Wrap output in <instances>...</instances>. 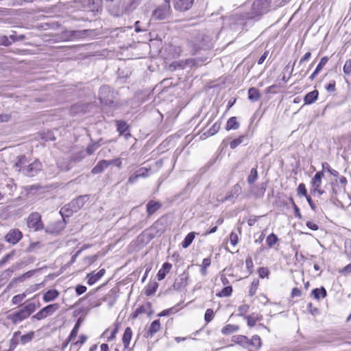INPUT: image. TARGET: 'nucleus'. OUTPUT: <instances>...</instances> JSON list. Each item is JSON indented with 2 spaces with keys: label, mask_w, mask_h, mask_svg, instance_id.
Returning a JSON list of instances; mask_svg holds the SVG:
<instances>
[{
  "label": "nucleus",
  "mask_w": 351,
  "mask_h": 351,
  "mask_svg": "<svg viewBox=\"0 0 351 351\" xmlns=\"http://www.w3.org/2000/svg\"><path fill=\"white\" fill-rule=\"evenodd\" d=\"M221 125L219 123H215L208 130V131L206 132L208 136H213L220 129Z\"/></svg>",
  "instance_id": "39"
},
{
  "label": "nucleus",
  "mask_w": 351,
  "mask_h": 351,
  "mask_svg": "<svg viewBox=\"0 0 351 351\" xmlns=\"http://www.w3.org/2000/svg\"><path fill=\"white\" fill-rule=\"evenodd\" d=\"M172 267V265L168 262L165 263L162 265V268L158 271L157 274V278L158 280H163L167 274L169 272L171 268Z\"/></svg>",
  "instance_id": "20"
},
{
  "label": "nucleus",
  "mask_w": 351,
  "mask_h": 351,
  "mask_svg": "<svg viewBox=\"0 0 351 351\" xmlns=\"http://www.w3.org/2000/svg\"><path fill=\"white\" fill-rule=\"evenodd\" d=\"M12 44V42L10 40L9 38L6 36H1L0 37V45L3 46H10Z\"/></svg>",
  "instance_id": "55"
},
{
  "label": "nucleus",
  "mask_w": 351,
  "mask_h": 351,
  "mask_svg": "<svg viewBox=\"0 0 351 351\" xmlns=\"http://www.w3.org/2000/svg\"><path fill=\"white\" fill-rule=\"evenodd\" d=\"M99 143H95L91 145H89L86 149V152L88 155H91L93 154L95 150L99 147Z\"/></svg>",
  "instance_id": "50"
},
{
  "label": "nucleus",
  "mask_w": 351,
  "mask_h": 351,
  "mask_svg": "<svg viewBox=\"0 0 351 351\" xmlns=\"http://www.w3.org/2000/svg\"><path fill=\"white\" fill-rule=\"evenodd\" d=\"M298 194L302 196H308L306 186L304 183H300L297 189Z\"/></svg>",
  "instance_id": "47"
},
{
  "label": "nucleus",
  "mask_w": 351,
  "mask_h": 351,
  "mask_svg": "<svg viewBox=\"0 0 351 351\" xmlns=\"http://www.w3.org/2000/svg\"><path fill=\"white\" fill-rule=\"evenodd\" d=\"M110 162H108L106 160H101L92 169L91 173L93 174L101 173L110 165Z\"/></svg>",
  "instance_id": "17"
},
{
  "label": "nucleus",
  "mask_w": 351,
  "mask_h": 351,
  "mask_svg": "<svg viewBox=\"0 0 351 351\" xmlns=\"http://www.w3.org/2000/svg\"><path fill=\"white\" fill-rule=\"evenodd\" d=\"M245 136L242 135L239 136L238 138H236L232 141L230 143V146L231 149H235L238 145L243 142V139L245 138Z\"/></svg>",
  "instance_id": "46"
},
{
  "label": "nucleus",
  "mask_w": 351,
  "mask_h": 351,
  "mask_svg": "<svg viewBox=\"0 0 351 351\" xmlns=\"http://www.w3.org/2000/svg\"><path fill=\"white\" fill-rule=\"evenodd\" d=\"M187 279L188 275L185 274H182L179 276V278L177 279L174 284L173 288L176 290H181L183 288L186 287L187 285Z\"/></svg>",
  "instance_id": "16"
},
{
  "label": "nucleus",
  "mask_w": 351,
  "mask_h": 351,
  "mask_svg": "<svg viewBox=\"0 0 351 351\" xmlns=\"http://www.w3.org/2000/svg\"><path fill=\"white\" fill-rule=\"evenodd\" d=\"M248 98L252 101H256L261 98L259 90L254 87H252L248 90Z\"/></svg>",
  "instance_id": "27"
},
{
  "label": "nucleus",
  "mask_w": 351,
  "mask_h": 351,
  "mask_svg": "<svg viewBox=\"0 0 351 351\" xmlns=\"http://www.w3.org/2000/svg\"><path fill=\"white\" fill-rule=\"evenodd\" d=\"M249 305L247 304L241 305L238 309L239 311V315L243 316L249 311Z\"/></svg>",
  "instance_id": "58"
},
{
  "label": "nucleus",
  "mask_w": 351,
  "mask_h": 351,
  "mask_svg": "<svg viewBox=\"0 0 351 351\" xmlns=\"http://www.w3.org/2000/svg\"><path fill=\"white\" fill-rule=\"evenodd\" d=\"M60 304L58 303L51 304L42 308L36 314L32 317V319L41 320L46 318L47 316L53 315L56 311L60 308Z\"/></svg>",
  "instance_id": "3"
},
{
  "label": "nucleus",
  "mask_w": 351,
  "mask_h": 351,
  "mask_svg": "<svg viewBox=\"0 0 351 351\" xmlns=\"http://www.w3.org/2000/svg\"><path fill=\"white\" fill-rule=\"evenodd\" d=\"M82 319L81 317H80L76 323L75 324V326L73 327V328L72 329L70 335H69V340H73L77 335V333H78V330H79V328L81 326V324H82Z\"/></svg>",
  "instance_id": "30"
},
{
  "label": "nucleus",
  "mask_w": 351,
  "mask_h": 351,
  "mask_svg": "<svg viewBox=\"0 0 351 351\" xmlns=\"http://www.w3.org/2000/svg\"><path fill=\"white\" fill-rule=\"evenodd\" d=\"M318 95L319 92L317 90L307 93L304 98V104L308 105L312 104L317 99Z\"/></svg>",
  "instance_id": "21"
},
{
  "label": "nucleus",
  "mask_w": 351,
  "mask_h": 351,
  "mask_svg": "<svg viewBox=\"0 0 351 351\" xmlns=\"http://www.w3.org/2000/svg\"><path fill=\"white\" fill-rule=\"evenodd\" d=\"M116 125L117 128V131L120 134H123L128 130V125L127 123L124 121H117Z\"/></svg>",
  "instance_id": "32"
},
{
  "label": "nucleus",
  "mask_w": 351,
  "mask_h": 351,
  "mask_svg": "<svg viewBox=\"0 0 351 351\" xmlns=\"http://www.w3.org/2000/svg\"><path fill=\"white\" fill-rule=\"evenodd\" d=\"M26 295L25 293L18 294L14 295L12 299V302L14 304H18L22 302V300L25 298Z\"/></svg>",
  "instance_id": "49"
},
{
  "label": "nucleus",
  "mask_w": 351,
  "mask_h": 351,
  "mask_svg": "<svg viewBox=\"0 0 351 351\" xmlns=\"http://www.w3.org/2000/svg\"><path fill=\"white\" fill-rule=\"evenodd\" d=\"M162 5L157 7L152 12V17L156 20H165L170 17L171 14V8L170 0H164Z\"/></svg>",
  "instance_id": "2"
},
{
  "label": "nucleus",
  "mask_w": 351,
  "mask_h": 351,
  "mask_svg": "<svg viewBox=\"0 0 351 351\" xmlns=\"http://www.w3.org/2000/svg\"><path fill=\"white\" fill-rule=\"evenodd\" d=\"M194 0H173V7L176 10L185 12L191 9Z\"/></svg>",
  "instance_id": "9"
},
{
  "label": "nucleus",
  "mask_w": 351,
  "mask_h": 351,
  "mask_svg": "<svg viewBox=\"0 0 351 351\" xmlns=\"http://www.w3.org/2000/svg\"><path fill=\"white\" fill-rule=\"evenodd\" d=\"M22 237L23 233L19 229H12L5 236V240L9 243L15 245Z\"/></svg>",
  "instance_id": "8"
},
{
  "label": "nucleus",
  "mask_w": 351,
  "mask_h": 351,
  "mask_svg": "<svg viewBox=\"0 0 351 351\" xmlns=\"http://www.w3.org/2000/svg\"><path fill=\"white\" fill-rule=\"evenodd\" d=\"M132 337V330L130 327H127L124 331L123 335V343L124 344V347L126 348L128 347L130 340Z\"/></svg>",
  "instance_id": "26"
},
{
  "label": "nucleus",
  "mask_w": 351,
  "mask_h": 351,
  "mask_svg": "<svg viewBox=\"0 0 351 351\" xmlns=\"http://www.w3.org/2000/svg\"><path fill=\"white\" fill-rule=\"evenodd\" d=\"M42 169V165L38 160H34L30 164H27L26 167L23 168V173L28 177L36 176Z\"/></svg>",
  "instance_id": "7"
},
{
  "label": "nucleus",
  "mask_w": 351,
  "mask_h": 351,
  "mask_svg": "<svg viewBox=\"0 0 351 351\" xmlns=\"http://www.w3.org/2000/svg\"><path fill=\"white\" fill-rule=\"evenodd\" d=\"M116 297L112 296L111 294H108L103 298L104 301H108L110 306H112L116 302Z\"/></svg>",
  "instance_id": "52"
},
{
  "label": "nucleus",
  "mask_w": 351,
  "mask_h": 351,
  "mask_svg": "<svg viewBox=\"0 0 351 351\" xmlns=\"http://www.w3.org/2000/svg\"><path fill=\"white\" fill-rule=\"evenodd\" d=\"M311 294L313 295L315 300H319L320 298H324L327 295V292L326 289L324 287H322L320 288L313 289Z\"/></svg>",
  "instance_id": "24"
},
{
  "label": "nucleus",
  "mask_w": 351,
  "mask_h": 351,
  "mask_svg": "<svg viewBox=\"0 0 351 351\" xmlns=\"http://www.w3.org/2000/svg\"><path fill=\"white\" fill-rule=\"evenodd\" d=\"M27 224L28 228L34 229V231H38L43 228L41 216L37 212L32 213L29 215Z\"/></svg>",
  "instance_id": "4"
},
{
  "label": "nucleus",
  "mask_w": 351,
  "mask_h": 351,
  "mask_svg": "<svg viewBox=\"0 0 351 351\" xmlns=\"http://www.w3.org/2000/svg\"><path fill=\"white\" fill-rule=\"evenodd\" d=\"M257 320H258V318L254 317L252 315H249L247 317V325L250 327L254 326L256 324Z\"/></svg>",
  "instance_id": "59"
},
{
  "label": "nucleus",
  "mask_w": 351,
  "mask_h": 351,
  "mask_svg": "<svg viewBox=\"0 0 351 351\" xmlns=\"http://www.w3.org/2000/svg\"><path fill=\"white\" fill-rule=\"evenodd\" d=\"M258 282L254 280L250 286V290H249V294L250 296H253L257 290L258 288Z\"/></svg>",
  "instance_id": "53"
},
{
  "label": "nucleus",
  "mask_w": 351,
  "mask_h": 351,
  "mask_svg": "<svg viewBox=\"0 0 351 351\" xmlns=\"http://www.w3.org/2000/svg\"><path fill=\"white\" fill-rule=\"evenodd\" d=\"M162 206V204L159 202H156L154 200L149 201L147 204V213L148 216H151L154 213H156L158 210H159Z\"/></svg>",
  "instance_id": "18"
},
{
  "label": "nucleus",
  "mask_w": 351,
  "mask_h": 351,
  "mask_svg": "<svg viewBox=\"0 0 351 351\" xmlns=\"http://www.w3.org/2000/svg\"><path fill=\"white\" fill-rule=\"evenodd\" d=\"M87 290L86 287L82 285H77L75 287V292L77 295H80L82 293H85Z\"/></svg>",
  "instance_id": "57"
},
{
  "label": "nucleus",
  "mask_w": 351,
  "mask_h": 351,
  "mask_svg": "<svg viewBox=\"0 0 351 351\" xmlns=\"http://www.w3.org/2000/svg\"><path fill=\"white\" fill-rule=\"evenodd\" d=\"M302 294L301 291L298 288H293L291 293V298L300 297Z\"/></svg>",
  "instance_id": "63"
},
{
  "label": "nucleus",
  "mask_w": 351,
  "mask_h": 351,
  "mask_svg": "<svg viewBox=\"0 0 351 351\" xmlns=\"http://www.w3.org/2000/svg\"><path fill=\"white\" fill-rule=\"evenodd\" d=\"M261 346V339L258 335H253L251 339L247 338L246 349H248L249 351H258Z\"/></svg>",
  "instance_id": "12"
},
{
  "label": "nucleus",
  "mask_w": 351,
  "mask_h": 351,
  "mask_svg": "<svg viewBox=\"0 0 351 351\" xmlns=\"http://www.w3.org/2000/svg\"><path fill=\"white\" fill-rule=\"evenodd\" d=\"M28 317L23 310V308L13 312L12 313H10L7 315L6 318L8 320H10L12 324H17L18 323L25 320Z\"/></svg>",
  "instance_id": "10"
},
{
  "label": "nucleus",
  "mask_w": 351,
  "mask_h": 351,
  "mask_svg": "<svg viewBox=\"0 0 351 351\" xmlns=\"http://www.w3.org/2000/svg\"><path fill=\"white\" fill-rule=\"evenodd\" d=\"M195 237V232H189L182 242L181 245L183 248H187L193 242Z\"/></svg>",
  "instance_id": "29"
},
{
  "label": "nucleus",
  "mask_w": 351,
  "mask_h": 351,
  "mask_svg": "<svg viewBox=\"0 0 351 351\" xmlns=\"http://www.w3.org/2000/svg\"><path fill=\"white\" fill-rule=\"evenodd\" d=\"M328 61V58L327 56L322 57L315 69L316 73H319L322 70L324 66L326 64Z\"/></svg>",
  "instance_id": "44"
},
{
  "label": "nucleus",
  "mask_w": 351,
  "mask_h": 351,
  "mask_svg": "<svg viewBox=\"0 0 351 351\" xmlns=\"http://www.w3.org/2000/svg\"><path fill=\"white\" fill-rule=\"evenodd\" d=\"M232 288L231 286L224 287L218 294L219 297H228L231 295Z\"/></svg>",
  "instance_id": "40"
},
{
  "label": "nucleus",
  "mask_w": 351,
  "mask_h": 351,
  "mask_svg": "<svg viewBox=\"0 0 351 351\" xmlns=\"http://www.w3.org/2000/svg\"><path fill=\"white\" fill-rule=\"evenodd\" d=\"M259 276L262 278L267 277L269 275V270L265 267H261L258 269Z\"/></svg>",
  "instance_id": "60"
},
{
  "label": "nucleus",
  "mask_w": 351,
  "mask_h": 351,
  "mask_svg": "<svg viewBox=\"0 0 351 351\" xmlns=\"http://www.w3.org/2000/svg\"><path fill=\"white\" fill-rule=\"evenodd\" d=\"M59 295V292L56 289L48 290L43 295V300L49 302L54 300Z\"/></svg>",
  "instance_id": "23"
},
{
  "label": "nucleus",
  "mask_w": 351,
  "mask_h": 351,
  "mask_svg": "<svg viewBox=\"0 0 351 351\" xmlns=\"http://www.w3.org/2000/svg\"><path fill=\"white\" fill-rule=\"evenodd\" d=\"M212 46V39L203 34H199L195 39V47L197 49L206 50Z\"/></svg>",
  "instance_id": "6"
},
{
  "label": "nucleus",
  "mask_w": 351,
  "mask_h": 351,
  "mask_svg": "<svg viewBox=\"0 0 351 351\" xmlns=\"http://www.w3.org/2000/svg\"><path fill=\"white\" fill-rule=\"evenodd\" d=\"M278 241V237L274 233L270 234L266 239L267 243L269 247H272Z\"/></svg>",
  "instance_id": "37"
},
{
  "label": "nucleus",
  "mask_w": 351,
  "mask_h": 351,
  "mask_svg": "<svg viewBox=\"0 0 351 351\" xmlns=\"http://www.w3.org/2000/svg\"><path fill=\"white\" fill-rule=\"evenodd\" d=\"M99 98L101 104L111 106L113 104L112 93L108 86H102L99 90Z\"/></svg>",
  "instance_id": "5"
},
{
  "label": "nucleus",
  "mask_w": 351,
  "mask_h": 351,
  "mask_svg": "<svg viewBox=\"0 0 351 351\" xmlns=\"http://www.w3.org/2000/svg\"><path fill=\"white\" fill-rule=\"evenodd\" d=\"M160 323L159 319L153 321L147 330V337H153V335L160 330Z\"/></svg>",
  "instance_id": "22"
},
{
  "label": "nucleus",
  "mask_w": 351,
  "mask_h": 351,
  "mask_svg": "<svg viewBox=\"0 0 351 351\" xmlns=\"http://www.w3.org/2000/svg\"><path fill=\"white\" fill-rule=\"evenodd\" d=\"M158 288V284L157 282H153L148 285L147 289H146V294L147 295H151L154 294Z\"/></svg>",
  "instance_id": "41"
},
{
  "label": "nucleus",
  "mask_w": 351,
  "mask_h": 351,
  "mask_svg": "<svg viewBox=\"0 0 351 351\" xmlns=\"http://www.w3.org/2000/svg\"><path fill=\"white\" fill-rule=\"evenodd\" d=\"M270 0H256L252 5V12L245 14H241L240 20H252L256 16L262 15L268 12Z\"/></svg>",
  "instance_id": "1"
},
{
  "label": "nucleus",
  "mask_w": 351,
  "mask_h": 351,
  "mask_svg": "<svg viewBox=\"0 0 351 351\" xmlns=\"http://www.w3.org/2000/svg\"><path fill=\"white\" fill-rule=\"evenodd\" d=\"M70 112L75 115L84 112V106L81 103H77L71 106Z\"/></svg>",
  "instance_id": "31"
},
{
  "label": "nucleus",
  "mask_w": 351,
  "mask_h": 351,
  "mask_svg": "<svg viewBox=\"0 0 351 351\" xmlns=\"http://www.w3.org/2000/svg\"><path fill=\"white\" fill-rule=\"evenodd\" d=\"M230 241L232 245H236L239 242L238 234L234 232H232L230 235Z\"/></svg>",
  "instance_id": "54"
},
{
  "label": "nucleus",
  "mask_w": 351,
  "mask_h": 351,
  "mask_svg": "<svg viewBox=\"0 0 351 351\" xmlns=\"http://www.w3.org/2000/svg\"><path fill=\"white\" fill-rule=\"evenodd\" d=\"M174 311H175L174 308H170L168 309H165V310L162 311V312H160L158 314V316H160V317L167 316V315H170L171 313H174Z\"/></svg>",
  "instance_id": "61"
},
{
  "label": "nucleus",
  "mask_w": 351,
  "mask_h": 351,
  "mask_svg": "<svg viewBox=\"0 0 351 351\" xmlns=\"http://www.w3.org/2000/svg\"><path fill=\"white\" fill-rule=\"evenodd\" d=\"M105 272V269H101L97 273L92 272L90 274H88L86 276L88 279L87 283L89 285H93L104 275Z\"/></svg>",
  "instance_id": "15"
},
{
  "label": "nucleus",
  "mask_w": 351,
  "mask_h": 351,
  "mask_svg": "<svg viewBox=\"0 0 351 351\" xmlns=\"http://www.w3.org/2000/svg\"><path fill=\"white\" fill-rule=\"evenodd\" d=\"M22 308L27 315V316L29 317L31 315V314L35 311L36 308V304L31 302L24 306Z\"/></svg>",
  "instance_id": "35"
},
{
  "label": "nucleus",
  "mask_w": 351,
  "mask_h": 351,
  "mask_svg": "<svg viewBox=\"0 0 351 351\" xmlns=\"http://www.w3.org/2000/svg\"><path fill=\"white\" fill-rule=\"evenodd\" d=\"M232 341L240 345L243 348H247V337L244 335H234L232 337Z\"/></svg>",
  "instance_id": "25"
},
{
  "label": "nucleus",
  "mask_w": 351,
  "mask_h": 351,
  "mask_svg": "<svg viewBox=\"0 0 351 351\" xmlns=\"http://www.w3.org/2000/svg\"><path fill=\"white\" fill-rule=\"evenodd\" d=\"M238 330H239L238 326L228 324L222 328L221 332L223 335H229L232 332L237 331Z\"/></svg>",
  "instance_id": "36"
},
{
  "label": "nucleus",
  "mask_w": 351,
  "mask_h": 351,
  "mask_svg": "<svg viewBox=\"0 0 351 351\" xmlns=\"http://www.w3.org/2000/svg\"><path fill=\"white\" fill-rule=\"evenodd\" d=\"M258 179V171L256 168H252L250 171V173L247 177V182L250 185L254 184L256 180Z\"/></svg>",
  "instance_id": "33"
},
{
  "label": "nucleus",
  "mask_w": 351,
  "mask_h": 351,
  "mask_svg": "<svg viewBox=\"0 0 351 351\" xmlns=\"http://www.w3.org/2000/svg\"><path fill=\"white\" fill-rule=\"evenodd\" d=\"M34 332H30L26 335L21 336V343L22 344H25V343L31 341L34 337Z\"/></svg>",
  "instance_id": "43"
},
{
  "label": "nucleus",
  "mask_w": 351,
  "mask_h": 351,
  "mask_svg": "<svg viewBox=\"0 0 351 351\" xmlns=\"http://www.w3.org/2000/svg\"><path fill=\"white\" fill-rule=\"evenodd\" d=\"M213 317H214V312H213V309L208 308L206 311V313H205V315H204V319H205V321L207 323L210 322L213 319Z\"/></svg>",
  "instance_id": "48"
},
{
  "label": "nucleus",
  "mask_w": 351,
  "mask_h": 351,
  "mask_svg": "<svg viewBox=\"0 0 351 351\" xmlns=\"http://www.w3.org/2000/svg\"><path fill=\"white\" fill-rule=\"evenodd\" d=\"M324 176V171H318L315 173L311 181V193H315L322 184V179Z\"/></svg>",
  "instance_id": "11"
},
{
  "label": "nucleus",
  "mask_w": 351,
  "mask_h": 351,
  "mask_svg": "<svg viewBox=\"0 0 351 351\" xmlns=\"http://www.w3.org/2000/svg\"><path fill=\"white\" fill-rule=\"evenodd\" d=\"M15 254V251L12 250L8 254L5 255L2 259L0 260V267H1L4 264L8 262Z\"/></svg>",
  "instance_id": "42"
},
{
  "label": "nucleus",
  "mask_w": 351,
  "mask_h": 351,
  "mask_svg": "<svg viewBox=\"0 0 351 351\" xmlns=\"http://www.w3.org/2000/svg\"><path fill=\"white\" fill-rule=\"evenodd\" d=\"M343 71L346 75L349 76L351 75V59H348L346 61Z\"/></svg>",
  "instance_id": "45"
},
{
  "label": "nucleus",
  "mask_w": 351,
  "mask_h": 351,
  "mask_svg": "<svg viewBox=\"0 0 351 351\" xmlns=\"http://www.w3.org/2000/svg\"><path fill=\"white\" fill-rule=\"evenodd\" d=\"M117 332H118V328L115 327L112 330H110L109 329L106 330L104 332L103 335L107 337L108 341H111L115 338Z\"/></svg>",
  "instance_id": "34"
},
{
  "label": "nucleus",
  "mask_w": 351,
  "mask_h": 351,
  "mask_svg": "<svg viewBox=\"0 0 351 351\" xmlns=\"http://www.w3.org/2000/svg\"><path fill=\"white\" fill-rule=\"evenodd\" d=\"M149 169L143 167L136 171V173L139 178H147L149 176Z\"/></svg>",
  "instance_id": "51"
},
{
  "label": "nucleus",
  "mask_w": 351,
  "mask_h": 351,
  "mask_svg": "<svg viewBox=\"0 0 351 351\" xmlns=\"http://www.w3.org/2000/svg\"><path fill=\"white\" fill-rule=\"evenodd\" d=\"M239 128V123L237 121V117H230L226 123V129L227 130H237Z\"/></svg>",
  "instance_id": "28"
},
{
  "label": "nucleus",
  "mask_w": 351,
  "mask_h": 351,
  "mask_svg": "<svg viewBox=\"0 0 351 351\" xmlns=\"http://www.w3.org/2000/svg\"><path fill=\"white\" fill-rule=\"evenodd\" d=\"M12 41L11 42H15L19 40H23L25 38V36L23 35H16V34H12L9 37Z\"/></svg>",
  "instance_id": "62"
},
{
  "label": "nucleus",
  "mask_w": 351,
  "mask_h": 351,
  "mask_svg": "<svg viewBox=\"0 0 351 351\" xmlns=\"http://www.w3.org/2000/svg\"><path fill=\"white\" fill-rule=\"evenodd\" d=\"M251 188L250 189V193L252 195L256 198H262L264 196L265 192L266 191V184L262 183L258 185H251Z\"/></svg>",
  "instance_id": "13"
},
{
  "label": "nucleus",
  "mask_w": 351,
  "mask_h": 351,
  "mask_svg": "<svg viewBox=\"0 0 351 351\" xmlns=\"http://www.w3.org/2000/svg\"><path fill=\"white\" fill-rule=\"evenodd\" d=\"M322 168L324 170L327 171L328 173H330L331 175L335 177L339 176V172L333 169H332L330 166V165L325 162L322 163Z\"/></svg>",
  "instance_id": "38"
},
{
  "label": "nucleus",
  "mask_w": 351,
  "mask_h": 351,
  "mask_svg": "<svg viewBox=\"0 0 351 351\" xmlns=\"http://www.w3.org/2000/svg\"><path fill=\"white\" fill-rule=\"evenodd\" d=\"M291 201L292 202V205H293V210H294V214H295V216L296 217H298V219H302V215L300 213V208H298V206L295 204L293 199L291 198Z\"/></svg>",
  "instance_id": "56"
},
{
  "label": "nucleus",
  "mask_w": 351,
  "mask_h": 351,
  "mask_svg": "<svg viewBox=\"0 0 351 351\" xmlns=\"http://www.w3.org/2000/svg\"><path fill=\"white\" fill-rule=\"evenodd\" d=\"M27 163L28 161L25 156H19L16 158V161L14 165V167L16 169V171H21L23 173V168L26 167Z\"/></svg>",
  "instance_id": "19"
},
{
  "label": "nucleus",
  "mask_w": 351,
  "mask_h": 351,
  "mask_svg": "<svg viewBox=\"0 0 351 351\" xmlns=\"http://www.w3.org/2000/svg\"><path fill=\"white\" fill-rule=\"evenodd\" d=\"M88 199L87 195L79 196L76 199H73L69 204L72 212H77L81 208L83 207L86 201Z\"/></svg>",
  "instance_id": "14"
},
{
  "label": "nucleus",
  "mask_w": 351,
  "mask_h": 351,
  "mask_svg": "<svg viewBox=\"0 0 351 351\" xmlns=\"http://www.w3.org/2000/svg\"><path fill=\"white\" fill-rule=\"evenodd\" d=\"M306 225L309 229L313 230H317L319 229L318 225H317L316 223H315L312 221H307L306 223Z\"/></svg>",
  "instance_id": "64"
}]
</instances>
